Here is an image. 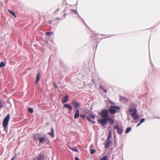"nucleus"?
Here are the masks:
<instances>
[{"instance_id":"obj_1","label":"nucleus","mask_w":160,"mask_h":160,"mask_svg":"<svg viewBox=\"0 0 160 160\" xmlns=\"http://www.w3.org/2000/svg\"><path fill=\"white\" fill-rule=\"evenodd\" d=\"M129 112L131 113L132 117L134 120L138 119L139 118L138 114L137 113V110L136 108L133 109L130 108L128 110Z\"/></svg>"},{"instance_id":"obj_2","label":"nucleus","mask_w":160,"mask_h":160,"mask_svg":"<svg viewBox=\"0 0 160 160\" xmlns=\"http://www.w3.org/2000/svg\"><path fill=\"white\" fill-rule=\"evenodd\" d=\"M10 118V115L8 113L4 118L2 122L3 127L5 131H7L8 126Z\"/></svg>"},{"instance_id":"obj_3","label":"nucleus","mask_w":160,"mask_h":160,"mask_svg":"<svg viewBox=\"0 0 160 160\" xmlns=\"http://www.w3.org/2000/svg\"><path fill=\"white\" fill-rule=\"evenodd\" d=\"M120 109V108L119 106H111L109 107L108 110L110 113L112 114L117 112V110Z\"/></svg>"},{"instance_id":"obj_4","label":"nucleus","mask_w":160,"mask_h":160,"mask_svg":"<svg viewBox=\"0 0 160 160\" xmlns=\"http://www.w3.org/2000/svg\"><path fill=\"white\" fill-rule=\"evenodd\" d=\"M39 142L40 143L45 142L46 144H48L50 143V140L46 135H45L43 137H40Z\"/></svg>"},{"instance_id":"obj_5","label":"nucleus","mask_w":160,"mask_h":160,"mask_svg":"<svg viewBox=\"0 0 160 160\" xmlns=\"http://www.w3.org/2000/svg\"><path fill=\"white\" fill-rule=\"evenodd\" d=\"M95 115L91 114L89 115V116H87L86 118L87 119L88 121L91 122L92 125H94L95 123V121H93L95 119Z\"/></svg>"},{"instance_id":"obj_6","label":"nucleus","mask_w":160,"mask_h":160,"mask_svg":"<svg viewBox=\"0 0 160 160\" xmlns=\"http://www.w3.org/2000/svg\"><path fill=\"white\" fill-rule=\"evenodd\" d=\"M98 114L101 116V118H104L109 114L108 110L106 109H102V111L98 113Z\"/></svg>"},{"instance_id":"obj_7","label":"nucleus","mask_w":160,"mask_h":160,"mask_svg":"<svg viewBox=\"0 0 160 160\" xmlns=\"http://www.w3.org/2000/svg\"><path fill=\"white\" fill-rule=\"evenodd\" d=\"M113 129H116L118 133L119 134H121L122 133L123 129L119 127L118 124H116L113 127Z\"/></svg>"},{"instance_id":"obj_8","label":"nucleus","mask_w":160,"mask_h":160,"mask_svg":"<svg viewBox=\"0 0 160 160\" xmlns=\"http://www.w3.org/2000/svg\"><path fill=\"white\" fill-rule=\"evenodd\" d=\"M98 122L102 126H103L104 125H106L107 124V122L104 118L103 119H99L98 120Z\"/></svg>"},{"instance_id":"obj_9","label":"nucleus","mask_w":160,"mask_h":160,"mask_svg":"<svg viewBox=\"0 0 160 160\" xmlns=\"http://www.w3.org/2000/svg\"><path fill=\"white\" fill-rule=\"evenodd\" d=\"M111 139H107L106 143L105 144V148H107L110 147L109 144L111 143Z\"/></svg>"},{"instance_id":"obj_10","label":"nucleus","mask_w":160,"mask_h":160,"mask_svg":"<svg viewBox=\"0 0 160 160\" xmlns=\"http://www.w3.org/2000/svg\"><path fill=\"white\" fill-rule=\"evenodd\" d=\"M72 104L74 106V110L77 108H79L80 107V103L77 102L76 101H74L73 102Z\"/></svg>"},{"instance_id":"obj_11","label":"nucleus","mask_w":160,"mask_h":160,"mask_svg":"<svg viewBox=\"0 0 160 160\" xmlns=\"http://www.w3.org/2000/svg\"><path fill=\"white\" fill-rule=\"evenodd\" d=\"M40 134L39 133L33 135V138L35 141H36L38 140L39 141V138H40Z\"/></svg>"},{"instance_id":"obj_12","label":"nucleus","mask_w":160,"mask_h":160,"mask_svg":"<svg viewBox=\"0 0 160 160\" xmlns=\"http://www.w3.org/2000/svg\"><path fill=\"white\" fill-rule=\"evenodd\" d=\"M79 116V110L78 109H77L76 110L75 113L74 115V119H76L78 118Z\"/></svg>"},{"instance_id":"obj_13","label":"nucleus","mask_w":160,"mask_h":160,"mask_svg":"<svg viewBox=\"0 0 160 160\" xmlns=\"http://www.w3.org/2000/svg\"><path fill=\"white\" fill-rule=\"evenodd\" d=\"M64 108H67L70 111H71L72 109V106L69 104L66 103L64 105Z\"/></svg>"},{"instance_id":"obj_14","label":"nucleus","mask_w":160,"mask_h":160,"mask_svg":"<svg viewBox=\"0 0 160 160\" xmlns=\"http://www.w3.org/2000/svg\"><path fill=\"white\" fill-rule=\"evenodd\" d=\"M68 100V96L66 95L62 98V102L63 103H64L67 102Z\"/></svg>"},{"instance_id":"obj_15","label":"nucleus","mask_w":160,"mask_h":160,"mask_svg":"<svg viewBox=\"0 0 160 160\" xmlns=\"http://www.w3.org/2000/svg\"><path fill=\"white\" fill-rule=\"evenodd\" d=\"M44 155L40 154L39 156L37 157L36 160H44Z\"/></svg>"},{"instance_id":"obj_16","label":"nucleus","mask_w":160,"mask_h":160,"mask_svg":"<svg viewBox=\"0 0 160 160\" xmlns=\"http://www.w3.org/2000/svg\"><path fill=\"white\" fill-rule=\"evenodd\" d=\"M48 133L52 137H54V129L53 128H51V132H48Z\"/></svg>"},{"instance_id":"obj_17","label":"nucleus","mask_w":160,"mask_h":160,"mask_svg":"<svg viewBox=\"0 0 160 160\" xmlns=\"http://www.w3.org/2000/svg\"><path fill=\"white\" fill-rule=\"evenodd\" d=\"M120 99L121 101L123 102L124 103L127 102L126 98H125L121 96V95L120 96Z\"/></svg>"},{"instance_id":"obj_18","label":"nucleus","mask_w":160,"mask_h":160,"mask_svg":"<svg viewBox=\"0 0 160 160\" xmlns=\"http://www.w3.org/2000/svg\"><path fill=\"white\" fill-rule=\"evenodd\" d=\"M40 80V76L39 74V73H38L36 77V83L37 84L38 83V81Z\"/></svg>"},{"instance_id":"obj_19","label":"nucleus","mask_w":160,"mask_h":160,"mask_svg":"<svg viewBox=\"0 0 160 160\" xmlns=\"http://www.w3.org/2000/svg\"><path fill=\"white\" fill-rule=\"evenodd\" d=\"M8 11L10 13L12 16L16 17V16L15 13L11 10H8Z\"/></svg>"},{"instance_id":"obj_20","label":"nucleus","mask_w":160,"mask_h":160,"mask_svg":"<svg viewBox=\"0 0 160 160\" xmlns=\"http://www.w3.org/2000/svg\"><path fill=\"white\" fill-rule=\"evenodd\" d=\"M103 118L107 123L108 121H109V120L111 119V118L109 116V114H108L106 117H104Z\"/></svg>"},{"instance_id":"obj_21","label":"nucleus","mask_w":160,"mask_h":160,"mask_svg":"<svg viewBox=\"0 0 160 160\" xmlns=\"http://www.w3.org/2000/svg\"><path fill=\"white\" fill-rule=\"evenodd\" d=\"M132 130V128L131 127H128L126 130L125 133H128L130 131Z\"/></svg>"},{"instance_id":"obj_22","label":"nucleus","mask_w":160,"mask_h":160,"mask_svg":"<svg viewBox=\"0 0 160 160\" xmlns=\"http://www.w3.org/2000/svg\"><path fill=\"white\" fill-rule=\"evenodd\" d=\"M70 148L72 150L74 151L75 152H78V150L77 149L76 147H74L73 148L70 147Z\"/></svg>"},{"instance_id":"obj_23","label":"nucleus","mask_w":160,"mask_h":160,"mask_svg":"<svg viewBox=\"0 0 160 160\" xmlns=\"http://www.w3.org/2000/svg\"><path fill=\"white\" fill-rule=\"evenodd\" d=\"M5 65L6 64L3 61L1 62L0 63V68L5 66Z\"/></svg>"},{"instance_id":"obj_24","label":"nucleus","mask_w":160,"mask_h":160,"mask_svg":"<svg viewBox=\"0 0 160 160\" xmlns=\"http://www.w3.org/2000/svg\"><path fill=\"white\" fill-rule=\"evenodd\" d=\"M28 111L29 112L32 113L33 112V109L32 108H28Z\"/></svg>"},{"instance_id":"obj_25","label":"nucleus","mask_w":160,"mask_h":160,"mask_svg":"<svg viewBox=\"0 0 160 160\" xmlns=\"http://www.w3.org/2000/svg\"><path fill=\"white\" fill-rule=\"evenodd\" d=\"M111 137H112L111 132L109 131V132L107 139H111L110 138Z\"/></svg>"},{"instance_id":"obj_26","label":"nucleus","mask_w":160,"mask_h":160,"mask_svg":"<svg viewBox=\"0 0 160 160\" xmlns=\"http://www.w3.org/2000/svg\"><path fill=\"white\" fill-rule=\"evenodd\" d=\"M109 122L110 124H112L114 123V120L111 118V119L109 120Z\"/></svg>"},{"instance_id":"obj_27","label":"nucleus","mask_w":160,"mask_h":160,"mask_svg":"<svg viewBox=\"0 0 160 160\" xmlns=\"http://www.w3.org/2000/svg\"><path fill=\"white\" fill-rule=\"evenodd\" d=\"M3 105L1 100H0V111L1 110V108L3 107Z\"/></svg>"},{"instance_id":"obj_28","label":"nucleus","mask_w":160,"mask_h":160,"mask_svg":"<svg viewBox=\"0 0 160 160\" xmlns=\"http://www.w3.org/2000/svg\"><path fill=\"white\" fill-rule=\"evenodd\" d=\"M53 32H46L45 33L46 35L47 36H49L50 35L52 34L53 33Z\"/></svg>"},{"instance_id":"obj_29","label":"nucleus","mask_w":160,"mask_h":160,"mask_svg":"<svg viewBox=\"0 0 160 160\" xmlns=\"http://www.w3.org/2000/svg\"><path fill=\"white\" fill-rule=\"evenodd\" d=\"M96 150L94 149H91L90 150V153L91 154H94Z\"/></svg>"},{"instance_id":"obj_30","label":"nucleus","mask_w":160,"mask_h":160,"mask_svg":"<svg viewBox=\"0 0 160 160\" xmlns=\"http://www.w3.org/2000/svg\"><path fill=\"white\" fill-rule=\"evenodd\" d=\"M80 117L82 118V119H84L85 118V115L84 114H80Z\"/></svg>"},{"instance_id":"obj_31","label":"nucleus","mask_w":160,"mask_h":160,"mask_svg":"<svg viewBox=\"0 0 160 160\" xmlns=\"http://www.w3.org/2000/svg\"><path fill=\"white\" fill-rule=\"evenodd\" d=\"M145 121V119L144 118H142L140 121V122L142 123V122H144Z\"/></svg>"},{"instance_id":"obj_32","label":"nucleus","mask_w":160,"mask_h":160,"mask_svg":"<svg viewBox=\"0 0 160 160\" xmlns=\"http://www.w3.org/2000/svg\"><path fill=\"white\" fill-rule=\"evenodd\" d=\"M99 88H100L102 90V91H103L104 88L101 85H100V86H99Z\"/></svg>"},{"instance_id":"obj_33","label":"nucleus","mask_w":160,"mask_h":160,"mask_svg":"<svg viewBox=\"0 0 160 160\" xmlns=\"http://www.w3.org/2000/svg\"><path fill=\"white\" fill-rule=\"evenodd\" d=\"M53 84L54 85L55 88H58V87L56 85V84L55 82H53Z\"/></svg>"},{"instance_id":"obj_34","label":"nucleus","mask_w":160,"mask_h":160,"mask_svg":"<svg viewBox=\"0 0 160 160\" xmlns=\"http://www.w3.org/2000/svg\"><path fill=\"white\" fill-rule=\"evenodd\" d=\"M108 101H109V102L111 104H112V105L114 104V103L113 102L111 101L110 100H109Z\"/></svg>"},{"instance_id":"obj_35","label":"nucleus","mask_w":160,"mask_h":160,"mask_svg":"<svg viewBox=\"0 0 160 160\" xmlns=\"http://www.w3.org/2000/svg\"><path fill=\"white\" fill-rule=\"evenodd\" d=\"M102 159L103 160H107V157L106 156H104L103 157Z\"/></svg>"},{"instance_id":"obj_36","label":"nucleus","mask_w":160,"mask_h":160,"mask_svg":"<svg viewBox=\"0 0 160 160\" xmlns=\"http://www.w3.org/2000/svg\"><path fill=\"white\" fill-rule=\"evenodd\" d=\"M17 156L16 155H15L14 157H13L11 160H13L14 159L17 158Z\"/></svg>"},{"instance_id":"obj_37","label":"nucleus","mask_w":160,"mask_h":160,"mask_svg":"<svg viewBox=\"0 0 160 160\" xmlns=\"http://www.w3.org/2000/svg\"><path fill=\"white\" fill-rule=\"evenodd\" d=\"M72 11L73 12H74L75 13H78V12L77 11H76L74 9H72Z\"/></svg>"},{"instance_id":"obj_38","label":"nucleus","mask_w":160,"mask_h":160,"mask_svg":"<svg viewBox=\"0 0 160 160\" xmlns=\"http://www.w3.org/2000/svg\"><path fill=\"white\" fill-rule=\"evenodd\" d=\"M141 124V123H140V122H139L137 125V127H138Z\"/></svg>"},{"instance_id":"obj_39","label":"nucleus","mask_w":160,"mask_h":160,"mask_svg":"<svg viewBox=\"0 0 160 160\" xmlns=\"http://www.w3.org/2000/svg\"><path fill=\"white\" fill-rule=\"evenodd\" d=\"M75 160H79L78 158L77 157H76L75 158Z\"/></svg>"},{"instance_id":"obj_40","label":"nucleus","mask_w":160,"mask_h":160,"mask_svg":"<svg viewBox=\"0 0 160 160\" xmlns=\"http://www.w3.org/2000/svg\"><path fill=\"white\" fill-rule=\"evenodd\" d=\"M103 91L104 92H105V93H107V90L106 89H104V90Z\"/></svg>"},{"instance_id":"obj_41","label":"nucleus","mask_w":160,"mask_h":160,"mask_svg":"<svg viewBox=\"0 0 160 160\" xmlns=\"http://www.w3.org/2000/svg\"><path fill=\"white\" fill-rule=\"evenodd\" d=\"M59 10V8H57V9L56 10V11H55V12H58V10Z\"/></svg>"},{"instance_id":"obj_42","label":"nucleus","mask_w":160,"mask_h":160,"mask_svg":"<svg viewBox=\"0 0 160 160\" xmlns=\"http://www.w3.org/2000/svg\"><path fill=\"white\" fill-rule=\"evenodd\" d=\"M66 13H65L64 15H63V16H64V18H65V17H66Z\"/></svg>"},{"instance_id":"obj_43","label":"nucleus","mask_w":160,"mask_h":160,"mask_svg":"<svg viewBox=\"0 0 160 160\" xmlns=\"http://www.w3.org/2000/svg\"><path fill=\"white\" fill-rule=\"evenodd\" d=\"M56 19L58 20L60 19L59 18H57Z\"/></svg>"},{"instance_id":"obj_44","label":"nucleus","mask_w":160,"mask_h":160,"mask_svg":"<svg viewBox=\"0 0 160 160\" xmlns=\"http://www.w3.org/2000/svg\"><path fill=\"white\" fill-rule=\"evenodd\" d=\"M93 147V145H91L90 146V147L91 148L92 147Z\"/></svg>"},{"instance_id":"obj_45","label":"nucleus","mask_w":160,"mask_h":160,"mask_svg":"<svg viewBox=\"0 0 160 160\" xmlns=\"http://www.w3.org/2000/svg\"><path fill=\"white\" fill-rule=\"evenodd\" d=\"M128 120L129 121V117H128Z\"/></svg>"},{"instance_id":"obj_46","label":"nucleus","mask_w":160,"mask_h":160,"mask_svg":"<svg viewBox=\"0 0 160 160\" xmlns=\"http://www.w3.org/2000/svg\"><path fill=\"white\" fill-rule=\"evenodd\" d=\"M84 23L85 24V25H86H86H86V23H85V22H84Z\"/></svg>"},{"instance_id":"obj_47","label":"nucleus","mask_w":160,"mask_h":160,"mask_svg":"<svg viewBox=\"0 0 160 160\" xmlns=\"http://www.w3.org/2000/svg\"><path fill=\"white\" fill-rule=\"evenodd\" d=\"M35 159H33V160H35Z\"/></svg>"}]
</instances>
